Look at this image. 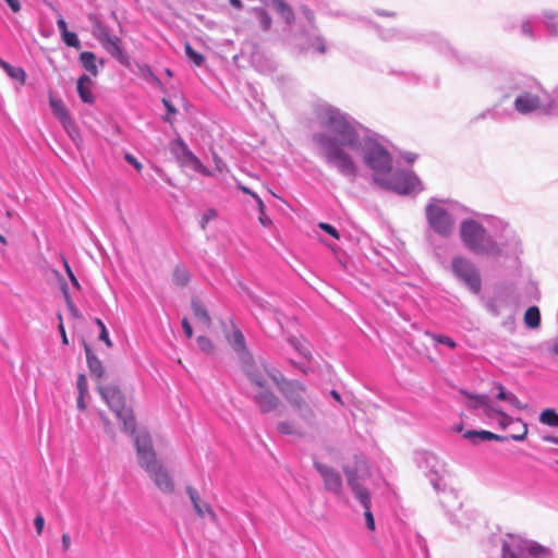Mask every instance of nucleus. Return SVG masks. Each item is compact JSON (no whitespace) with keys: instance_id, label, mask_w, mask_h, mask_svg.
Here are the masks:
<instances>
[{"instance_id":"13d9d810","label":"nucleus","mask_w":558,"mask_h":558,"mask_svg":"<svg viewBox=\"0 0 558 558\" xmlns=\"http://www.w3.org/2000/svg\"><path fill=\"white\" fill-rule=\"evenodd\" d=\"M124 159L128 163L132 165L137 171L142 169L141 162L131 154H125Z\"/></svg>"},{"instance_id":"f3484780","label":"nucleus","mask_w":558,"mask_h":558,"mask_svg":"<svg viewBox=\"0 0 558 558\" xmlns=\"http://www.w3.org/2000/svg\"><path fill=\"white\" fill-rule=\"evenodd\" d=\"M344 473L347 475V481L350 489L353 493L354 498L360 502V505L365 507H371V495L368 489L361 483L359 475L355 471L350 469H344Z\"/></svg>"},{"instance_id":"cd10ccee","label":"nucleus","mask_w":558,"mask_h":558,"mask_svg":"<svg viewBox=\"0 0 558 558\" xmlns=\"http://www.w3.org/2000/svg\"><path fill=\"white\" fill-rule=\"evenodd\" d=\"M497 389H498L497 399L507 401L508 403H510L513 408H515L518 410H524L526 408V404H523L514 393L506 391L501 385H498Z\"/></svg>"},{"instance_id":"3c124183","label":"nucleus","mask_w":558,"mask_h":558,"mask_svg":"<svg viewBox=\"0 0 558 558\" xmlns=\"http://www.w3.org/2000/svg\"><path fill=\"white\" fill-rule=\"evenodd\" d=\"M364 518H365L366 527L371 531H374L375 530V520H374L373 513L371 511V507L364 508Z\"/></svg>"},{"instance_id":"e433bc0d","label":"nucleus","mask_w":558,"mask_h":558,"mask_svg":"<svg viewBox=\"0 0 558 558\" xmlns=\"http://www.w3.org/2000/svg\"><path fill=\"white\" fill-rule=\"evenodd\" d=\"M119 43L120 40L117 36H108L107 44L104 45L106 50L118 59L122 56V49Z\"/></svg>"},{"instance_id":"a18cd8bd","label":"nucleus","mask_w":558,"mask_h":558,"mask_svg":"<svg viewBox=\"0 0 558 558\" xmlns=\"http://www.w3.org/2000/svg\"><path fill=\"white\" fill-rule=\"evenodd\" d=\"M436 343L446 344L450 349H454L457 347L456 341L445 335H436V333H427Z\"/></svg>"},{"instance_id":"4468645a","label":"nucleus","mask_w":558,"mask_h":558,"mask_svg":"<svg viewBox=\"0 0 558 558\" xmlns=\"http://www.w3.org/2000/svg\"><path fill=\"white\" fill-rule=\"evenodd\" d=\"M251 397L262 413L276 412L277 415H280L284 409L280 399L269 386L258 390H252Z\"/></svg>"},{"instance_id":"6ab92c4d","label":"nucleus","mask_w":558,"mask_h":558,"mask_svg":"<svg viewBox=\"0 0 558 558\" xmlns=\"http://www.w3.org/2000/svg\"><path fill=\"white\" fill-rule=\"evenodd\" d=\"M227 340L232 349L241 356V360H248L252 356L246 351L245 338L240 329H234Z\"/></svg>"},{"instance_id":"5701e85b","label":"nucleus","mask_w":558,"mask_h":558,"mask_svg":"<svg viewBox=\"0 0 558 558\" xmlns=\"http://www.w3.org/2000/svg\"><path fill=\"white\" fill-rule=\"evenodd\" d=\"M474 399L475 407L482 408L488 417H499L505 413L499 407L490 404L486 396H476Z\"/></svg>"},{"instance_id":"de8ad7c7","label":"nucleus","mask_w":558,"mask_h":558,"mask_svg":"<svg viewBox=\"0 0 558 558\" xmlns=\"http://www.w3.org/2000/svg\"><path fill=\"white\" fill-rule=\"evenodd\" d=\"M216 216H217V211H216V209H214V208H209V209H207V210L203 214V216H202V219H201V222H199L201 228H202L203 230H205V229H206L207 223H208L210 220H213L214 218H216Z\"/></svg>"},{"instance_id":"c85d7f7f","label":"nucleus","mask_w":558,"mask_h":558,"mask_svg":"<svg viewBox=\"0 0 558 558\" xmlns=\"http://www.w3.org/2000/svg\"><path fill=\"white\" fill-rule=\"evenodd\" d=\"M251 13L258 21L263 31H268L270 28L272 21H271L270 15L264 8H262V7L253 8L251 10Z\"/></svg>"},{"instance_id":"bb28decb","label":"nucleus","mask_w":558,"mask_h":558,"mask_svg":"<svg viewBox=\"0 0 558 558\" xmlns=\"http://www.w3.org/2000/svg\"><path fill=\"white\" fill-rule=\"evenodd\" d=\"M80 62L82 66L90 73L93 76H97L98 68H97V58L94 52L83 51L80 54Z\"/></svg>"},{"instance_id":"423d86ee","label":"nucleus","mask_w":558,"mask_h":558,"mask_svg":"<svg viewBox=\"0 0 558 558\" xmlns=\"http://www.w3.org/2000/svg\"><path fill=\"white\" fill-rule=\"evenodd\" d=\"M274 384L299 417L311 424L315 418V413L304 398L306 387L299 380L287 379L283 375L276 374Z\"/></svg>"},{"instance_id":"4d7b16f0","label":"nucleus","mask_w":558,"mask_h":558,"mask_svg":"<svg viewBox=\"0 0 558 558\" xmlns=\"http://www.w3.org/2000/svg\"><path fill=\"white\" fill-rule=\"evenodd\" d=\"M556 102L548 106V112L555 118H558V85L555 87Z\"/></svg>"},{"instance_id":"c9c22d12","label":"nucleus","mask_w":558,"mask_h":558,"mask_svg":"<svg viewBox=\"0 0 558 558\" xmlns=\"http://www.w3.org/2000/svg\"><path fill=\"white\" fill-rule=\"evenodd\" d=\"M172 280L177 286H186L190 281V272L183 266H177L173 270Z\"/></svg>"},{"instance_id":"79ce46f5","label":"nucleus","mask_w":558,"mask_h":558,"mask_svg":"<svg viewBox=\"0 0 558 558\" xmlns=\"http://www.w3.org/2000/svg\"><path fill=\"white\" fill-rule=\"evenodd\" d=\"M197 345L199 348V350L206 354H210L214 352V343L211 342V340L205 336H198L197 339Z\"/></svg>"},{"instance_id":"aec40b11","label":"nucleus","mask_w":558,"mask_h":558,"mask_svg":"<svg viewBox=\"0 0 558 558\" xmlns=\"http://www.w3.org/2000/svg\"><path fill=\"white\" fill-rule=\"evenodd\" d=\"M93 84V80L86 74L77 80L76 90L81 100L85 104H93L95 101V96L92 90Z\"/></svg>"},{"instance_id":"6e6d98bb","label":"nucleus","mask_w":558,"mask_h":558,"mask_svg":"<svg viewBox=\"0 0 558 558\" xmlns=\"http://www.w3.org/2000/svg\"><path fill=\"white\" fill-rule=\"evenodd\" d=\"M34 525L38 535L43 533L45 526V519L41 514H37L34 519Z\"/></svg>"},{"instance_id":"c03bdc74","label":"nucleus","mask_w":558,"mask_h":558,"mask_svg":"<svg viewBox=\"0 0 558 558\" xmlns=\"http://www.w3.org/2000/svg\"><path fill=\"white\" fill-rule=\"evenodd\" d=\"M8 76H10L12 80L19 81L21 85L25 83L26 73L25 71L20 66H13L9 69L7 72Z\"/></svg>"},{"instance_id":"72a5a7b5","label":"nucleus","mask_w":558,"mask_h":558,"mask_svg":"<svg viewBox=\"0 0 558 558\" xmlns=\"http://www.w3.org/2000/svg\"><path fill=\"white\" fill-rule=\"evenodd\" d=\"M539 422L550 427H558V413L554 409H546L541 412Z\"/></svg>"},{"instance_id":"c756f323","label":"nucleus","mask_w":558,"mask_h":558,"mask_svg":"<svg viewBox=\"0 0 558 558\" xmlns=\"http://www.w3.org/2000/svg\"><path fill=\"white\" fill-rule=\"evenodd\" d=\"M63 130L66 132V134L70 136V138L73 141V143L78 146L82 142L80 130L74 122L72 118L63 122L62 124Z\"/></svg>"},{"instance_id":"9d476101","label":"nucleus","mask_w":558,"mask_h":558,"mask_svg":"<svg viewBox=\"0 0 558 558\" xmlns=\"http://www.w3.org/2000/svg\"><path fill=\"white\" fill-rule=\"evenodd\" d=\"M453 277L465 286L472 293L477 294L482 289V279L475 264L468 257L456 255L450 263Z\"/></svg>"},{"instance_id":"0eeeda50","label":"nucleus","mask_w":558,"mask_h":558,"mask_svg":"<svg viewBox=\"0 0 558 558\" xmlns=\"http://www.w3.org/2000/svg\"><path fill=\"white\" fill-rule=\"evenodd\" d=\"M98 392L105 400L110 410L116 414L117 418L122 423L124 433L135 437L141 430L136 429V422L131 408L126 407L124 397L116 386H98Z\"/></svg>"},{"instance_id":"20e7f679","label":"nucleus","mask_w":558,"mask_h":558,"mask_svg":"<svg viewBox=\"0 0 558 558\" xmlns=\"http://www.w3.org/2000/svg\"><path fill=\"white\" fill-rule=\"evenodd\" d=\"M134 445L140 466L146 471L159 490L167 495L172 494L174 492L173 480L157 459L149 433L146 429H141L135 435Z\"/></svg>"},{"instance_id":"338daca9","label":"nucleus","mask_w":558,"mask_h":558,"mask_svg":"<svg viewBox=\"0 0 558 558\" xmlns=\"http://www.w3.org/2000/svg\"><path fill=\"white\" fill-rule=\"evenodd\" d=\"M108 36H112L106 28L99 29L98 39L102 43V45L107 44Z\"/></svg>"},{"instance_id":"393cba45","label":"nucleus","mask_w":558,"mask_h":558,"mask_svg":"<svg viewBox=\"0 0 558 558\" xmlns=\"http://www.w3.org/2000/svg\"><path fill=\"white\" fill-rule=\"evenodd\" d=\"M271 5L287 24L294 21V12L284 0H271Z\"/></svg>"},{"instance_id":"864d4df0","label":"nucleus","mask_w":558,"mask_h":558,"mask_svg":"<svg viewBox=\"0 0 558 558\" xmlns=\"http://www.w3.org/2000/svg\"><path fill=\"white\" fill-rule=\"evenodd\" d=\"M161 101H162V105L165 106V108L167 109V112H168V114L163 117V121L171 122V120L169 118V114H175L177 113V109L174 108V106L167 98H162Z\"/></svg>"},{"instance_id":"bf43d9fd","label":"nucleus","mask_w":558,"mask_h":558,"mask_svg":"<svg viewBox=\"0 0 558 558\" xmlns=\"http://www.w3.org/2000/svg\"><path fill=\"white\" fill-rule=\"evenodd\" d=\"M78 395H85L87 392L86 379L84 375H80L77 378Z\"/></svg>"},{"instance_id":"09e8293b","label":"nucleus","mask_w":558,"mask_h":558,"mask_svg":"<svg viewBox=\"0 0 558 558\" xmlns=\"http://www.w3.org/2000/svg\"><path fill=\"white\" fill-rule=\"evenodd\" d=\"M62 293H63V296H64V300H65V303H66L69 310L71 311V313L74 316H77V308L75 307V305L70 296L69 289H68L66 284H64L62 287Z\"/></svg>"},{"instance_id":"a19ab883","label":"nucleus","mask_w":558,"mask_h":558,"mask_svg":"<svg viewBox=\"0 0 558 558\" xmlns=\"http://www.w3.org/2000/svg\"><path fill=\"white\" fill-rule=\"evenodd\" d=\"M536 23H537L536 20H526V21L522 22L521 33L531 39H535L537 37L535 35Z\"/></svg>"},{"instance_id":"9b49d317","label":"nucleus","mask_w":558,"mask_h":558,"mask_svg":"<svg viewBox=\"0 0 558 558\" xmlns=\"http://www.w3.org/2000/svg\"><path fill=\"white\" fill-rule=\"evenodd\" d=\"M416 463L426 472L429 483L436 492L445 489V476L447 474V470L444 461L433 452L421 451L416 453Z\"/></svg>"},{"instance_id":"e2e57ef3","label":"nucleus","mask_w":558,"mask_h":558,"mask_svg":"<svg viewBox=\"0 0 558 558\" xmlns=\"http://www.w3.org/2000/svg\"><path fill=\"white\" fill-rule=\"evenodd\" d=\"M57 26H58V29L61 34V36L65 33H68V25H66V22L64 21L63 17H59L58 21H57Z\"/></svg>"},{"instance_id":"ea45409f","label":"nucleus","mask_w":558,"mask_h":558,"mask_svg":"<svg viewBox=\"0 0 558 558\" xmlns=\"http://www.w3.org/2000/svg\"><path fill=\"white\" fill-rule=\"evenodd\" d=\"M430 43L435 45L445 54H456V51L449 46V44L437 35L430 36Z\"/></svg>"},{"instance_id":"58836bf2","label":"nucleus","mask_w":558,"mask_h":558,"mask_svg":"<svg viewBox=\"0 0 558 558\" xmlns=\"http://www.w3.org/2000/svg\"><path fill=\"white\" fill-rule=\"evenodd\" d=\"M184 50H185L186 57L189 58V60L191 62H193L197 66L203 65V63L205 62V57L202 53L195 51L192 48L191 44L185 43Z\"/></svg>"},{"instance_id":"a211bd4d","label":"nucleus","mask_w":558,"mask_h":558,"mask_svg":"<svg viewBox=\"0 0 558 558\" xmlns=\"http://www.w3.org/2000/svg\"><path fill=\"white\" fill-rule=\"evenodd\" d=\"M186 494L189 495L190 500L193 505V508L199 518H202V519L208 518L211 522L217 521L216 513L214 512V510L207 502H205L201 499V497L195 488L187 486Z\"/></svg>"},{"instance_id":"412c9836","label":"nucleus","mask_w":558,"mask_h":558,"mask_svg":"<svg viewBox=\"0 0 558 558\" xmlns=\"http://www.w3.org/2000/svg\"><path fill=\"white\" fill-rule=\"evenodd\" d=\"M84 351L90 375L97 380L101 379L105 375V368L101 361L93 353L92 349L87 344L84 345Z\"/></svg>"},{"instance_id":"8fccbe9b","label":"nucleus","mask_w":558,"mask_h":558,"mask_svg":"<svg viewBox=\"0 0 558 558\" xmlns=\"http://www.w3.org/2000/svg\"><path fill=\"white\" fill-rule=\"evenodd\" d=\"M318 228L337 240L340 238L338 230L327 222H319Z\"/></svg>"},{"instance_id":"b1692460","label":"nucleus","mask_w":558,"mask_h":558,"mask_svg":"<svg viewBox=\"0 0 558 558\" xmlns=\"http://www.w3.org/2000/svg\"><path fill=\"white\" fill-rule=\"evenodd\" d=\"M49 105L52 110L53 116L59 120L60 124L65 122L71 118L66 107L63 101L59 98L50 97Z\"/></svg>"},{"instance_id":"603ef678","label":"nucleus","mask_w":558,"mask_h":558,"mask_svg":"<svg viewBox=\"0 0 558 558\" xmlns=\"http://www.w3.org/2000/svg\"><path fill=\"white\" fill-rule=\"evenodd\" d=\"M498 425L500 428L505 429L509 425L514 424L515 420H513L511 416H509L506 413H502L499 417H497Z\"/></svg>"},{"instance_id":"f257e3e1","label":"nucleus","mask_w":558,"mask_h":558,"mask_svg":"<svg viewBox=\"0 0 558 558\" xmlns=\"http://www.w3.org/2000/svg\"><path fill=\"white\" fill-rule=\"evenodd\" d=\"M314 116L323 131L313 134L324 161L353 182L357 165L350 150L361 151L363 162L373 173V180L385 178L393 170V157L384 138L354 119L348 112L328 102H318Z\"/></svg>"},{"instance_id":"052dcab7","label":"nucleus","mask_w":558,"mask_h":558,"mask_svg":"<svg viewBox=\"0 0 558 558\" xmlns=\"http://www.w3.org/2000/svg\"><path fill=\"white\" fill-rule=\"evenodd\" d=\"M64 267H65V271H66V274H68V276H69V278H70V280H71L72 284H73L74 287H76V288H80V283H78V281H77V279H76L75 275L73 274V271H72V269H71V267L69 266V264H68V262H66V260H64Z\"/></svg>"},{"instance_id":"f8f14e48","label":"nucleus","mask_w":558,"mask_h":558,"mask_svg":"<svg viewBox=\"0 0 558 558\" xmlns=\"http://www.w3.org/2000/svg\"><path fill=\"white\" fill-rule=\"evenodd\" d=\"M242 368L251 383L252 390H258L269 386V380L274 383V375H282L275 367H268L264 361L256 362L252 357L243 360Z\"/></svg>"},{"instance_id":"774afa93","label":"nucleus","mask_w":558,"mask_h":558,"mask_svg":"<svg viewBox=\"0 0 558 558\" xmlns=\"http://www.w3.org/2000/svg\"><path fill=\"white\" fill-rule=\"evenodd\" d=\"M542 439L546 442L558 445V437L551 436V435H545L542 437Z\"/></svg>"},{"instance_id":"0e129e2a","label":"nucleus","mask_w":558,"mask_h":558,"mask_svg":"<svg viewBox=\"0 0 558 558\" xmlns=\"http://www.w3.org/2000/svg\"><path fill=\"white\" fill-rule=\"evenodd\" d=\"M486 118L493 119V108L482 111L478 116L474 118V121L483 120Z\"/></svg>"},{"instance_id":"2f4dec72","label":"nucleus","mask_w":558,"mask_h":558,"mask_svg":"<svg viewBox=\"0 0 558 558\" xmlns=\"http://www.w3.org/2000/svg\"><path fill=\"white\" fill-rule=\"evenodd\" d=\"M543 24L545 25L549 36L558 38V14L545 13Z\"/></svg>"},{"instance_id":"49530a36","label":"nucleus","mask_w":558,"mask_h":558,"mask_svg":"<svg viewBox=\"0 0 558 558\" xmlns=\"http://www.w3.org/2000/svg\"><path fill=\"white\" fill-rule=\"evenodd\" d=\"M61 37L66 46L74 47V48L81 47L80 39L75 33L68 32V33L63 34Z\"/></svg>"},{"instance_id":"ddd939ff","label":"nucleus","mask_w":558,"mask_h":558,"mask_svg":"<svg viewBox=\"0 0 558 558\" xmlns=\"http://www.w3.org/2000/svg\"><path fill=\"white\" fill-rule=\"evenodd\" d=\"M170 151L182 167L190 168L205 177L214 175L213 171L202 163L181 137L170 143Z\"/></svg>"},{"instance_id":"37998d69","label":"nucleus","mask_w":558,"mask_h":558,"mask_svg":"<svg viewBox=\"0 0 558 558\" xmlns=\"http://www.w3.org/2000/svg\"><path fill=\"white\" fill-rule=\"evenodd\" d=\"M96 325L99 327V340L104 341L108 348L112 347V342L109 338V332L106 325L100 318L95 319Z\"/></svg>"},{"instance_id":"4c0bfd02","label":"nucleus","mask_w":558,"mask_h":558,"mask_svg":"<svg viewBox=\"0 0 558 558\" xmlns=\"http://www.w3.org/2000/svg\"><path fill=\"white\" fill-rule=\"evenodd\" d=\"M289 343L293 347V349L303 357L310 360L312 357L311 352L308 348L305 345V343L296 338V337H290L288 339Z\"/></svg>"},{"instance_id":"4be33fe9","label":"nucleus","mask_w":558,"mask_h":558,"mask_svg":"<svg viewBox=\"0 0 558 558\" xmlns=\"http://www.w3.org/2000/svg\"><path fill=\"white\" fill-rule=\"evenodd\" d=\"M135 74L143 81L156 86L158 89H165L162 82L155 75L149 65L137 63Z\"/></svg>"},{"instance_id":"2eb2a0df","label":"nucleus","mask_w":558,"mask_h":558,"mask_svg":"<svg viewBox=\"0 0 558 558\" xmlns=\"http://www.w3.org/2000/svg\"><path fill=\"white\" fill-rule=\"evenodd\" d=\"M527 432H529L527 424L522 423V433H520V434H511L509 436H501V435H498V434H495V433H492L488 430L472 429V430H466L463 434V438L470 440L474 445H477L481 441H490V440L500 441V442L507 441L509 439L514 440V441H523L527 436Z\"/></svg>"},{"instance_id":"dca6fc26","label":"nucleus","mask_w":558,"mask_h":558,"mask_svg":"<svg viewBox=\"0 0 558 558\" xmlns=\"http://www.w3.org/2000/svg\"><path fill=\"white\" fill-rule=\"evenodd\" d=\"M314 468L319 473L324 482L325 489L335 496L340 497L343 492L341 474L332 466L318 461L314 462Z\"/></svg>"},{"instance_id":"a878e982","label":"nucleus","mask_w":558,"mask_h":558,"mask_svg":"<svg viewBox=\"0 0 558 558\" xmlns=\"http://www.w3.org/2000/svg\"><path fill=\"white\" fill-rule=\"evenodd\" d=\"M191 307L195 318L206 327L210 325V316L204 304L198 299H192Z\"/></svg>"},{"instance_id":"7ed1b4c3","label":"nucleus","mask_w":558,"mask_h":558,"mask_svg":"<svg viewBox=\"0 0 558 558\" xmlns=\"http://www.w3.org/2000/svg\"><path fill=\"white\" fill-rule=\"evenodd\" d=\"M514 95L513 110L522 116L541 113L554 117L548 112V106L556 102L555 89L550 95L543 86L532 78H520L509 86Z\"/></svg>"},{"instance_id":"1a4fd4ad","label":"nucleus","mask_w":558,"mask_h":558,"mask_svg":"<svg viewBox=\"0 0 558 558\" xmlns=\"http://www.w3.org/2000/svg\"><path fill=\"white\" fill-rule=\"evenodd\" d=\"M377 185L400 195L418 193L423 190L422 182L412 171H391L385 178L377 179Z\"/></svg>"},{"instance_id":"7c9ffc66","label":"nucleus","mask_w":558,"mask_h":558,"mask_svg":"<svg viewBox=\"0 0 558 558\" xmlns=\"http://www.w3.org/2000/svg\"><path fill=\"white\" fill-rule=\"evenodd\" d=\"M524 323L530 328H537L541 324V313L537 306H530L524 314Z\"/></svg>"},{"instance_id":"f03ea898","label":"nucleus","mask_w":558,"mask_h":558,"mask_svg":"<svg viewBox=\"0 0 558 558\" xmlns=\"http://www.w3.org/2000/svg\"><path fill=\"white\" fill-rule=\"evenodd\" d=\"M475 216L460 222L462 245L474 255L517 262L523 252L522 242L510 225L498 217Z\"/></svg>"},{"instance_id":"39448f33","label":"nucleus","mask_w":558,"mask_h":558,"mask_svg":"<svg viewBox=\"0 0 558 558\" xmlns=\"http://www.w3.org/2000/svg\"><path fill=\"white\" fill-rule=\"evenodd\" d=\"M459 204L451 199L432 197L425 207V217L430 231L448 239L456 228V213Z\"/></svg>"},{"instance_id":"473e14b6","label":"nucleus","mask_w":558,"mask_h":558,"mask_svg":"<svg viewBox=\"0 0 558 558\" xmlns=\"http://www.w3.org/2000/svg\"><path fill=\"white\" fill-rule=\"evenodd\" d=\"M277 429L282 435H302L301 428L294 421H281L277 424Z\"/></svg>"},{"instance_id":"5fc2aeb1","label":"nucleus","mask_w":558,"mask_h":558,"mask_svg":"<svg viewBox=\"0 0 558 558\" xmlns=\"http://www.w3.org/2000/svg\"><path fill=\"white\" fill-rule=\"evenodd\" d=\"M313 48L319 53H325L326 46L322 37H316L312 43Z\"/></svg>"},{"instance_id":"f704fd0d","label":"nucleus","mask_w":558,"mask_h":558,"mask_svg":"<svg viewBox=\"0 0 558 558\" xmlns=\"http://www.w3.org/2000/svg\"><path fill=\"white\" fill-rule=\"evenodd\" d=\"M513 107L505 108L502 107L501 102H498L493 107V120L504 121L510 119L513 116Z\"/></svg>"},{"instance_id":"680f3d73","label":"nucleus","mask_w":558,"mask_h":558,"mask_svg":"<svg viewBox=\"0 0 558 558\" xmlns=\"http://www.w3.org/2000/svg\"><path fill=\"white\" fill-rule=\"evenodd\" d=\"M181 325H182V328L184 330V333L186 336V338H192L193 336V328L190 324V322L187 320V318H183L182 322H181Z\"/></svg>"},{"instance_id":"6e6552de","label":"nucleus","mask_w":558,"mask_h":558,"mask_svg":"<svg viewBox=\"0 0 558 558\" xmlns=\"http://www.w3.org/2000/svg\"><path fill=\"white\" fill-rule=\"evenodd\" d=\"M551 553L547 547L536 542L507 534L502 538L501 558H550Z\"/></svg>"},{"instance_id":"69168bd1","label":"nucleus","mask_w":558,"mask_h":558,"mask_svg":"<svg viewBox=\"0 0 558 558\" xmlns=\"http://www.w3.org/2000/svg\"><path fill=\"white\" fill-rule=\"evenodd\" d=\"M62 549L66 551L71 546V537L68 533H64L61 537Z\"/></svg>"}]
</instances>
